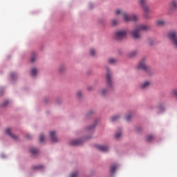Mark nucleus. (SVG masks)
<instances>
[{"label":"nucleus","mask_w":177,"mask_h":177,"mask_svg":"<svg viewBox=\"0 0 177 177\" xmlns=\"http://www.w3.org/2000/svg\"><path fill=\"white\" fill-rule=\"evenodd\" d=\"M150 30V26L146 25H139L131 31V35L134 39H140V31H147Z\"/></svg>","instance_id":"1"},{"label":"nucleus","mask_w":177,"mask_h":177,"mask_svg":"<svg viewBox=\"0 0 177 177\" xmlns=\"http://www.w3.org/2000/svg\"><path fill=\"white\" fill-rule=\"evenodd\" d=\"M136 68L138 70H143V71H145L148 75L151 74V68L146 64L145 60L140 61L137 65Z\"/></svg>","instance_id":"2"},{"label":"nucleus","mask_w":177,"mask_h":177,"mask_svg":"<svg viewBox=\"0 0 177 177\" xmlns=\"http://www.w3.org/2000/svg\"><path fill=\"white\" fill-rule=\"evenodd\" d=\"M167 37L170 39L174 48H177V32L176 30L169 32L167 34Z\"/></svg>","instance_id":"3"},{"label":"nucleus","mask_w":177,"mask_h":177,"mask_svg":"<svg viewBox=\"0 0 177 177\" xmlns=\"http://www.w3.org/2000/svg\"><path fill=\"white\" fill-rule=\"evenodd\" d=\"M106 85L109 89L113 88V79H111V73H110L109 68H106Z\"/></svg>","instance_id":"4"},{"label":"nucleus","mask_w":177,"mask_h":177,"mask_svg":"<svg viewBox=\"0 0 177 177\" xmlns=\"http://www.w3.org/2000/svg\"><path fill=\"white\" fill-rule=\"evenodd\" d=\"M127 30H118L115 32V38L118 41H121V39H124V38H125V37H127Z\"/></svg>","instance_id":"5"},{"label":"nucleus","mask_w":177,"mask_h":177,"mask_svg":"<svg viewBox=\"0 0 177 177\" xmlns=\"http://www.w3.org/2000/svg\"><path fill=\"white\" fill-rule=\"evenodd\" d=\"M122 17L124 21H136V20H138V17H136V15H127V12L122 13Z\"/></svg>","instance_id":"6"},{"label":"nucleus","mask_w":177,"mask_h":177,"mask_svg":"<svg viewBox=\"0 0 177 177\" xmlns=\"http://www.w3.org/2000/svg\"><path fill=\"white\" fill-rule=\"evenodd\" d=\"M169 9L171 10V12H175L177 9V1L171 0L169 3Z\"/></svg>","instance_id":"7"},{"label":"nucleus","mask_w":177,"mask_h":177,"mask_svg":"<svg viewBox=\"0 0 177 177\" xmlns=\"http://www.w3.org/2000/svg\"><path fill=\"white\" fill-rule=\"evenodd\" d=\"M140 5L142 6L145 13L149 12V7L147 6V0H140L139 1Z\"/></svg>","instance_id":"8"},{"label":"nucleus","mask_w":177,"mask_h":177,"mask_svg":"<svg viewBox=\"0 0 177 177\" xmlns=\"http://www.w3.org/2000/svg\"><path fill=\"white\" fill-rule=\"evenodd\" d=\"M96 148L100 150V151H102L103 153H106V151H109V147L104 145H96Z\"/></svg>","instance_id":"9"},{"label":"nucleus","mask_w":177,"mask_h":177,"mask_svg":"<svg viewBox=\"0 0 177 177\" xmlns=\"http://www.w3.org/2000/svg\"><path fill=\"white\" fill-rule=\"evenodd\" d=\"M12 129H6V133H7V135H9V136H10L12 138L14 139V140H17V139H19V137H17V136L13 135L12 134Z\"/></svg>","instance_id":"10"},{"label":"nucleus","mask_w":177,"mask_h":177,"mask_svg":"<svg viewBox=\"0 0 177 177\" xmlns=\"http://www.w3.org/2000/svg\"><path fill=\"white\" fill-rule=\"evenodd\" d=\"M151 84V82L150 81H145L141 84L140 88L141 89H147Z\"/></svg>","instance_id":"11"},{"label":"nucleus","mask_w":177,"mask_h":177,"mask_svg":"<svg viewBox=\"0 0 177 177\" xmlns=\"http://www.w3.org/2000/svg\"><path fill=\"white\" fill-rule=\"evenodd\" d=\"M69 145H71V146H80V145H81V140H73L69 142Z\"/></svg>","instance_id":"12"},{"label":"nucleus","mask_w":177,"mask_h":177,"mask_svg":"<svg viewBox=\"0 0 177 177\" xmlns=\"http://www.w3.org/2000/svg\"><path fill=\"white\" fill-rule=\"evenodd\" d=\"M55 135H56V131H50V136L52 142H57V138H56V136H55Z\"/></svg>","instance_id":"13"},{"label":"nucleus","mask_w":177,"mask_h":177,"mask_svg":"<svg viewBox=\"0 0 177 177\" xmlns=\"http://www.w3.org/2000/svg\"><path fill=\"white\" fill-rule=\"evenodd\" d=\"M59 74H63L66 73V66L64 65H60L58 68Z\"/></svg>","instance_id":"14"},{"label":"nucleus","mask_w":177,"mask_h":177,"mask_svg":"<svg viewBox=\"0 0 177 177\" xmlns=\"http://www.w3.org/2000/svg\"><path fill=\"white\" fill-rule=\"evenodd\" d=\"M37 60V53L32 52L30 57L31 63H34Z\"/></svg>","instance_id":"15"},{"label":"nucleus","mask_w":177,"mask_h":177,"mask_svg":"<svg viewBox=\"0 0 177 177\" xmlns=\"http://www.w3.org/2000/svg\"><path fill=\"white\" fill-rule=\"evenodd\" d=\"M30 152L33 155L35 156L37 154H38L39 151L38 149H35V148H30Z\"/></svg>","instance_id":"16"},{"label":"nucleus","mask_w":177,"mask_h":177,"mask_svg":"<svg viewBox=\"0 0 177 177\" xmlns=\"http://www.w3.org/2000/svg\"><path fill=\"white\" fill-rule=\"evenodd\" d=\"M137 55H138V51L133 50V51L130 52L128 54V56H129V57H135V56Z\"/></svg>","instance_id":"17"},{"label":"nucleus","mask_w":177,"mask_h":177,"mask_svg":"<svg viewBox=\"0 0 177 177\" xmlns=\"http://www.w3.org/2000/svg\"><path fill=\"white\" fill-rule=\"evenodd\" d=\"M30 73H31V75H32V77H35L37 75V73H38V71L37 70V68H32Z\"/></svg>","instance_id":"18"},{"label":"nucleus","mask_w":177,"mask_h":177,"mask_svg":"<svg viewBox=\"0 0 177 177\" xmlns=\"http://www.w3.org/2000/svg\"><path fill=\"white\" fill-rule=\"evenodd\" d=\"M111 173L112 174V175L114 174V172H115V170L117 169V165H113L112 166H111Z\"/></svg>","instance_id":"19"},{"label":"nucleus","mask_w":177,"mask_h":177,"mask_svg":"<svg viewBox=\"0 0 177 177\" xmlns=\"http://www.w3.org/2000/svg\"><path fill=\"white\" fill-rule=\"evenodd\" d=\"M153 139H154V136H153L152 135H148L146 137V140L147 142H151V140H153Z\"/></svg>","instance_id":"20"},{"label":"nucleus","mask_w":177,"mask_h":177,"mask_svg":"<svg viewBox=\"0 0 177 177\" xmlns=\"http://www.w3.org/2000/svg\"><path fill=\"white\" fill-rule=\"evenodd\" d=\"M122 134V132L121 131V130H119V131L115 133V138L116 139H118V138L121 136Z\"/></svg>","instance_id":"21"},{"label":"nucleus","mask_w":177,"mask_h":177,"mask_svg":"<svg viewBox=\"0 0 177 177\" xmlns=\"http://www.w3.org/2000/svg\"><path fill=\"white\" fill-rule=\"evenodd\" d=\"M164 24H165V22L162 20H158L156 21V25L157 26H164Z\"/></svg>","instance_id":"22"},{"label":"nucleus","mask_w":177,"mask_h":177,"mask_svg":"<svg viewBox=\"0 0 177 177\" xmlns=\"http://www.w3.org/2000/svg\"><path fill=\"white\" fill-rule=\"evenodd\" d=\"M43 165L32 166V169H42Z\"/></svg>","instance_id":"23"},{"label":"nucleus","mask_w":177,"mask_h":177,"mask_svg":"<svg viewBox=\"0 0 177 177\" xmlns=\"http://www.w3.org/2000/svg\"><path fill=\"white\" fill-rule=\"evenodd\" d=\"M90 55L91 56H95L96 55V51L93 48L90 49Z\"/></svg>","instance_id":"24"},{"label":"nucleus","mask_w":177,"mask_h":177,"mask_svg":"<svg viewBox=\"0 0 177 177\" xmlns=\"http://www.w3.org/2000/svg\"><path fill=\"white\" fill-rule=\"evenodd\" d=\"M109 63H110V64H113L114 63H115V59L114 58H110L109 60H108Z\"/></svg>","instance_id":"25"},{"label":"nucleus","mask_w":177,"mask_h":177,"mask_svg":"<svg viewBox=\"0 0 177 177\" xmlns=\"http://www.w3.org/2000/svg\"><path fill=\"white\" fill-rule=\"evenodd\" d=\"M44 140H45V136H44V134H41L39 136V142H44Z\"/></svg>","instance_id":"26"},{"label":"nucleus","mask_w":177,"mask_h":177,"mask_svg":"<svg viewBox=\"0 0 177 177\" xmlns=\"http://www.w3.org/2000/svg\"><path fill=\"white\" fill-rule=\"evenodd\" d=\"M82 96V92H81V91H78L77 93V97L78 98V99H81V97Z\"/></svg>","instance_id":"27"},{"label":"nucleus","mask_w":177,"mask_h":177,"mask_svg":"<svg viewBox=\"0 0 177 177\" xmlns=\"http://www.w3.org/2000/svg\"><path fill=\"white\" fill-rule=\"evenodd\" d=\"M106 90L105 89H102L99 91V93H100V95H104L106 93Z\"/></svg>","instance_id":"28"},{"label":"nucleus","mask_w":177,"mask_h":177,"mask_svg":"<svg viewBox=\"0 0 177 177\" xmlns=\"http://www.w3.org/2000/svg\"><path fill=\"white\" fill-rule=\"evenodd\" d=\"M78 176V172L72 173L70 177H77Z\"/></svg>","instance_id":"29"},{"label":"nucleus","mask_w":177,"mask_h":177,"mask_svg":"<svg viewBox=\"0 0 177 177\" xmlns=\"http://www.w3.org/2000/svg\"><path fill=\"white\" fill-rule=\"evenodd\" d=\"M132 118V115L129 114V115L126 116L127 121H129Z\"/></svg>","instance_id":"30"},{"label":"nucleus","mask_w":177,"mask_h":177,"mask_svg":"<svg viewBox=\"0 0 177 177\" xmlns=\"http://www.w3.org/2000/svg\"><path fill=\"white\" fill-rule=\"evenodd\" d=\"M118 118H120V117L118 116H114L111 118V121H117V120H118Z\"/></svg>","instance_id":"31"},{"label":"nucleus","mask_w":177,"mask_h":177,"mask_svg":"<svg viewBox=\"0 0 177 177\" xmlns=\"http://www.w3.org/2000/svg\"><path fill=\"white\" fill-rule=\"evenodd\" d=\"M111 24L112 26H117V21L115 19L112 20Z\"/></svg>","instance_id":"32"},{"label":"nucleus","mask_w":177,"mask_h":177,"mask_svg":"<svg viewBox=\"0 0 177 177\" xmlns=\"http://www.w3.org/2000/svg\"><path fill=\"white\" fill-rule=\"evenodd\" d=\"M15 77H17V75H16L15 73H11V77L12 78V80H15Z\"/></svg>","instance_id":"33"},{"label":"nucleus","mask_w":177,"mask_h":177,"mask_svg":"<svg viewBox=\"0 0 177 177\" xmlns=\"http://www.w3.org/2000/svg\"><path fill=\"white\" fill-rule=\"evenodd\" d=\"M7 104H9V101L8 100H6L3 104V106H7Z\"/></svg>","instance_id":"34"},{"label":"nucleus","mask_w":177,"mask_h":177,"mask_svg":"<svg viewBox=\"0 0 177 177\" xmlns=\"http://www.w3.org/2000/svg\"><path fill=\"white\" fill-rule=\"evenodd\" d=\"M120 13H121V10H116L115 14H116V15H120Z\"/></svg>","instance_id":"35"},{"label":"nucleus","mask_w":177,"mask_h":177,"mask_svg":"<svg viewBox=\"0 0 177 177\" xmlns=\"http://www.w3.org/2000/svg\"><path fill=\"white\" fill-rule=\"evenodd\" d=\"M26 139H31V136L28 134L26 136Z\"/></svg>","instance_id":"36"},{"label":"nucleus","mask_w":177,"mask_h":177,"mask_svg":"<svg viewBox=\"0 0 177 177\" xmlns=\"http://www.w3.org/2000/svg\"><path fill=\"white\" fill-rule=\"evenodd\" d=\"M95 126H92L91 127H88V129H92Z\"/></svg>","instance_id":"37"},{"label":"nucleus","mask_w":177,"mask_h":177,"mask_svg":"<svg viewBox=\"0 0 177 177\" xmlns=\"http://www.w3.org/2000/svg\"><path fill=\"white\" fill-rule=\"evenodd\" d=\"M91 89H92V87H88V91H91Z\"/></svg>","instance_id":"38"}]
</instances>
